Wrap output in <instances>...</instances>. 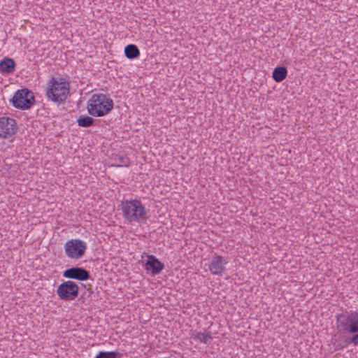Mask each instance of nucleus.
<instances>
[{
  "instance_id": "1",
  "label": "nucleus",
  "mask_w": 358,
  "mask_h": 358,
  "mask_svg": "<svg viewBox=\"0 0 358 358\" xmlns=\"http://www.w3.org/2000/svg\"><path fill=\"white\" fill-rule=\"evenodd\" d=\"M336 317L338 331L333 335L331 339L334 350H343L350 343L358 345V310L343 311Z\"/></svg>"
},
{
  "instance_id": "2",
  "label": "nucleus",
  "mask_w": 358,
  "mask_h": 358,
  "mask_svg": "<svg viewBox=\"0 0 358 358\" xmlns=\"http://www.w3.org/2000/svg\"><path fill=\"white\" fill-rule=\"evenodd\" d=\"M122 217L129 223H144L148 220V210L138 199H126L121 202Z\"/></svg>"
},
{
  "instance_id": "3",
  "label": "nucleus",
  "mask_w": 358,
  "mask_h": 358,
  "mask_svg": "<svg viewBox=\"0 0 358 358\" xmlns=\"http://www.w3.org/2000/svg\"><path fill=\"white\" fill-rule=\"evenodd\" d=\"M70 94V83L62 77H52L47 84L45 96L49 101L60 104Z\"/></svg>"
},
{
  "instance_id": "4",
  "label": "nucleus",
  "mask_w": 358,
  "mask_h": 358,
  "mask_svg": "<svg viewBox=\"0 0 358 358\" xmlns=\"http://www.w3.org/2000/svg\"><path fill=\"white\" fill-rule=\"evenodd\" d=\"M113 101L103 94L92 96L87 103L88 113L94 117H103L113 108Z\"/></svg>"
},
{
  "instance_id": "5",
  "label": "nucleus",
  "mask_w": 358,
  "mask_h": 358,
  "mask_svg": "<svg viewBox=\"0 0 358 358\" xmlns=\"http://www.w3.org/2000/svg\"><path fill=\"white\" fill-rule=\"evenodd\" d=\"M35 101L33 92L27 88L17 90L11 99L13 106L20 110H28Z\"/></svg>"
},
{
  "instance_id": "6",
  "label": "nucleus",
  "mask_w": 358,
  "mask_h": 358,
  "mask_svg": "<svg viewBox=\"0 0 358 358\" xmlns=\"http://www.w3.org/2000/svg\"><path fill=\"white\" fill-rule=\"evenodd\" d=\"M66 255L72 259H80L85 253L87 248L84 241L75 238L66 242L64 246Z\"/></svg>"
},
{
  "instance_id": "7",
  "label": "nucleus",
  "mask_w": 358,
  "mask_h": 358,
  "mask_svg": "<svg viewBox=\"0 0 358 358\" xmlns=\"http://www.w3.org/2000/svg\"><path fill=\"white\" fill-rule=\"evenodd\" d=\"M57 294L62 300L73 301L79 294V287L75 282L67 280L58 286Z\"/></svg>"
},
{
  "instance_id": "8",
  "label": "nucleus",
  "mask_w": 358,
  "mask_h": 358,
  "mask_svg": "<svg viewBox=\"0 0 358 358\" xmlns=\"http://www.w3.org/2000/svg\"><path fill=\"white\" fill-rule=\"evenodd\" d=\"M18 126L14 118L3 116L0 117V138H10L16 134Z\"/></svg>"
},
{
  "instance_id": "9",
  "label": "nucleus",
  "mask_w": 358,
  "mask_h": 358,
  "mask_svg": "<svg viewBox=\"0 0 358 358\" xmlns=\"http://www.w3.org/2000/svg\"><path fill=\"white\" fill-rule=\"evenodd\" d=\"M227 259L223 256L214 255L208 265V270L212 275L222 276L227 269Z\"/></svg>"
},
{
  "instance_id": "10",
  "label": "nucleus",
  "mask_w": 358,
  "mask_h": 358,
  "mask_svg": "<svg viewBox=\"0 0 358 358\" xmlns=\"http://www.w3.org/2000/svg\"><path fill=\"white\" fill-rule=\"evenodd\" d=\"M63 276L78 281H85L90 279V274L88 271L83 267L74 266L65 270Z\"/></svg>"
},
{
  "instance_id": "11",
  "label": "nucleus",
  "mask_w": 358,
  "mask_h": 358,
  "mask_svg": "<svg viewBox=\"0 0 358 358\" xmlns=\"http://www.w3.org/2000/svg\"><path fill=\"white\" fill-rule=\"evenodd\" d=\"M147 258L145 265V270L150 271L152 275L159 274L164 268V263L161 262L155 256L149 255Z\"/></svg>"
},
{
  "instance_id": "12",
  "label": "nucleus",
  "mask_w": 358,
  "mask_h": 358,
  "mask_svg": "<svg viewBox=\"0 0 358 358\" xmlns=\"http://www.w3.org/2000/svg\"><path fill=\"white\" fill-rule=\"evenodd\" d=\"M15 66L16 64L14 59L5 57L0 62V71L7 74L12 73L15 71Z\"/></svg>"
},
{
  "instance_id": "13",
  "label": "nucleus",
  "mask_w": 358,
  "mask_h": 358,
  "mask_svg": "<svg viewBox=\"0 0 358 358\" xmlns=\"http://www.w3.org/2000/svg\"><path fill=\"white\" fill-rule=\"evenodd\" d=\"M194 340L199 341L201 343L204 344H210L213 339L212 333L209 331L206 330L204 332H196L192 336Z\"/></svg>"
},
{
  "instance_id": "14",
  "label": "nucleus",
  "mask_w": 358,
  "mask_h": 358,
  "mask_svg": "<svg viewBox=\"0 0 358 358\" xmlns=\"http://www.w3.org/2000/svg\"><path fill=\"white\" fill-rule=\"evenodd\" d=\"M124 55L127 58L134 59L139 57L140 50L136 45L129 44L124 48Z\"/></svg>"
},
{
  "instance_id": "15",
  "label": "nucleus",
  "mask_w": 358,
  "mask_h": 358,
  "mask_svg": "<svg viewBox=\"0 0 358 358\" xmlns=\"http://www.w3.org/2000/svg\"><path fill=\"white\" fill-rule=\"evenodd\" d=\"M287 75V70L284 66H278L274 69L273 71V80L277 82L280 83L282 82Z\"/></svg>"
},
{
  "instance_id": "16",
  "label": "nucleus",
  "mask_w": 358,
  "mask_h": 358,
  "mask_svg": "<svg viewBox=\"0 0 358 358\" xmlns=\"http://www.w3.org/2000/svg\"><path fill=\"white\" fill-rule=\"evenodd\" d=\"M94 120L89 116L81 115L77 120L78 124L82 127H89L94 123Z\"/></svg>"
},
{
  "instance_id": "17",
  "label": "nucleus",
  "mask_w": 358,
  "mask_h": 358,
  "mask_svg": "<svg viewBox=\"0 0 358 358\" xmlns=\"http://www.w3.org/2000/svg\"><path fill=\"white\" fill-rule=\"evenodd\" d=\"M122 355L118 352H104L100 351L95 357V358H121Z\"/></svg>"
},
{
  "instance_id": "18",
  "label": "nucleus",
  "mask_w": 358,
  "mask_h": 358,
  "mask_svg": "<svg viewBox=\"0 0 358 358\" xmlns=\"http://www.w3.org/2000/svg\"><path fill=\"white\" fill-rule=\"evenodd\" d=\"M114 160L117 163V166H127L129 164V159L122 155L118 156L117 157L115 158Z\"/></svg>"
}]
</instances>
